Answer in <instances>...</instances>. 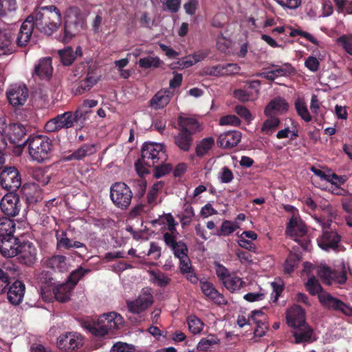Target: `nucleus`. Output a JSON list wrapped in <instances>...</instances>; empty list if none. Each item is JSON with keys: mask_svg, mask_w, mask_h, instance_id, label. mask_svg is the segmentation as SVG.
<instances>
[{"mask_svg": "<svg viewBox=\"0 0 352 352\" xmlns=\"http://www.w3.org/2000/svg\"><path fill=\"white\" fill-rule=\"evenodd\" d=\"M305 67L311 72H316L320 67V62L315 56H309L305 59Z\"/></svg>", "mask_w": 352, "mask_h": 352, "instance_id": "63", "label": "nucleus"}, {"mask_svg": "<svg viewBox=\"0 0 352 352\" xmlns=\"http://www.w3.org/2000/svg\"><path fill=\"white\" fill-rule=\"evenodd\" d=\"M86 22L80 14L67 15L64 26V34L60 41L67 43L85 27Z\"/></svg>", "mask_w": 352, "mask_h": 352, "instance_id": "10", "label": "nucleus"}, {"mask_svg": "<svg viewBox=\"0 0 352 352\" xmlns=\"http://www.w3.org/2000/svg\"><path fill=\"white\" fill-rule=\"evenodd\" d=\"M16 7V0H0V16H4L8 12L14 11Z\"/></svg>", "mask_w": 352, "mask_h": 352, "instance_id": "54", "label": "nucleus"}, {"mask_svg": "<svg viewBox=\"0 0 352 352\" xmlns=\"http://www.w3.org/2000/svg\"><path fill=\"white\" fill-rule=\"evenodd\" d=\"M171 93L168 90L161 89L150 100V105L155 109L166 107L170 102Z\"/></svg>", "mask_w": 352, "mask_h": 352, "instance_id": "30", "label": "nucleus"}, {"mask_svg": "<svg viewBox=\"0 0 352 352\" xmlns=\"http://www.w3.org/2000/svg\"><path fill=\"white\" fill-rule=\"evenodd\" d=\"M219 339L212 336L210 337L202 338L197 344V349L199 351H207L211 346L216 344L219 342Z\"/></svg>", "mask_w": 352, "mask_h": 352, "instance_id": "55", "label": "nucleus"}, {"mask_svg": "<svg viewBox=\"0 0 352 352\" xmlns=\"http://www.w3.org/2000/svg\"><path fill=\"white\" fill-rule=\"evenodd\" d=\"M338 13L352 14V0H333Z\"/></svg>", "mask_w": 352, "mask_h": 352, "instance_id": "53", "label": "nucleus"}, {"mask_svg": "<svg viewBox=\"0 0 352 352\" xmlns=\"http://www.w3.org/2000/svg\"><path fill=\"white\" fill-rule=\"evenodd\" d=\"M162 63V61L157 56H151L141 58L138 61L139 67L143 69L158 68Z\"/></svg>", "mask_w": 352, "mask_h": 352, "instance_id": "38", "label": "nucleus"}, {"mask_svg": "<svg viewBox=\"0 0 352 352\" xmlns=\"http://www.w3.org/2000/svg\"><path fill=\"white\" fill-rule=\"evenodd\" d=\"M305 287L309 293L312 296L317 294L319 295L320 294V293L323 291L318 280L314 276L309 278L307 282L305 283Z\"/></svg>", "mask_w": 352, "mask_h": 352, "instance_id": "48", "label": "nucleus"}, {"mask_svg": "<svg viewBox=\"0 0 352 352\" xmlns=\"http://www.w3.org/2000/svg\"><path fill=\"white\" fill-rule=\"evenodd\" d=\"M6 133L11 144L17 147H23V138L27 133L26 126L21 123H10L6 129Z\"/></svg>", "mask_w": 352, "mask_h": 352, "instance_id": "16", "label": "nucleus"}, {"mask_svg": "<svg viewBox=\"0 0 352 352\" xmlns=\"http://www.w3.org/2000/svg\"><path fill=\"white\" fill-rule=\"evenodd\" d=\"M1 187L10 192H16L21 185V176L14 166H6L0 173Z\"/></svg>", "mask_w": 352, "mask_h": 352, "instance_id": "9", "label": "nucleus"}, {"mask_svg": "<svg viewBox=\"0 0 352 352\" xmlns=\"http://www.w3.org/2000/svg\"><path fill=\"white\" fill-rule=\"evenodd\" d=\"M168 155L164 146L158 143H144L141 151V158L135 162L137 173L141 177L149 173L148 168L153 167L156 179L169 174L173 169L171 164H165Z\"/></svg>", "mask_w": 352, "mask_h": 352, "instance_id": "1", "label": "nucleus"}, {"mask_svg": "<svg viewBox=\"0 0 352 352\" xmlns=\"http://www.w3.org/2000/svg\"><path fill=\"white\" fill-rule=\"evenodd\" d=\"M13 49L10 39L6 35H0V56L12 54Z\"/></svg>", "mask_w": 352, "mask_h": 352, "instance_id": "52", "label": "nucleus"}, {"mask_svg": "<svg viewBox=\"0 0 352 352\" xmlns=\"http://www.w3.org/2000/svg\"><path fill=\"white\" fill-rule=\"evenodd\" d=\"M295 107L298 115L300 116V118L305 122H309L312 120V118L307 109V107L303 101L297 100L295 102Z\"/></svg>", "mask_w": 352, "mask_h": 352, "instance_id": "50", "label": "nucleus"}, {"mask_svg": "<svg viewBox=\"0 0 352 352\" xmlns=\"http://www.w3.org/2000/svg\"><path fill=\"white\" fill-rule=\"evenodd\" d=\"M175 257L180 258L188 256V249L183 241H179L174 248L170 249Z\"/></svg>", "mask_w": 352, "mask_h": 352, "instance_id": "57", "label": "nucleus"}, {"mask_svg": "<svg viewBox=\"0 0 352 352\" xmlns=\"http://www.w3.org/2000/svg\"><path fill=\"white\" fill-rule=\"evenodd\" d=\"M22 144L28 146L30 157L39 163L50 158L53 148L52 140L41 135H30Z\"/></svg>", "mask_w": 352, "mask_h": 352, "instance_id": "6", "label": "nucleus"}, {"mask_svg": "<svg viewBox=\"0 0 352 352\" xmlns=\"http://www.w3.org/2000/svg\"><path fill=\"white\" fill-rule=\"evenodd\" d=\"M153 296L151 288H144L140 296L133 301L127 302V307L133 314H140L153 303Z\"/></svg>", "mask_w": 352, "mask_h": 352, "instance_id": "11", "label": "nucleus"}, {"mask_svg": "<svg viewBox=\"0 0 352 352\" xmlns=\"http://www.w3.org/2000/svg\"><path fill=\"white\" fill-rule=\"evenodd\" d=\"M214 145V140L213 138L208 137L202 139L195 147L196 155L199 157H202L206 155L208 151Z\"/></svg>", "mask_w": 352, "mask_h": 352, "instance_id": "34", "label": "nucleus"}, {"mask_svg": "<svg viewBox=\"0 0 352 352\" xmlns=\"http://www.w3.org/2000/svg\"><path fill=\"white\" fill-rule=\"evenodd\" d=\"M73 288L67 282L58 284L53 287V294L55 298L61 302H65L70 299V293Z\"/></svg>", "mask_w": 352, "mask_h": 352, "instance_id": "31", "label": "nucleus"}, {"mask_svg": "<svg viewBox=\"0 0 352 352\" xmlns=\"http://www.w3.org/2000/svg\"><path fill=\"white\" fill-rule=\"evenodd\" d=\"M280 119L275 116H271L267 119L263 124L261 131L267 135H272L276 128L280 124Z\"/></svg>", "mask_w": 352, "mask_h": 352, "instance_id": "43", "label": "nucleus"}, {"mask_svg": "<svg viewBox=\"0 0 352 352\" xmlns=\"http://www.w3.org/2000/svg\"><path fill=\"white\" fill-rule=\"evenodd\" d=\"M164 186V182L159 181L155 182L147 193V202L149 205L155 204V200L157 197L159 191L162 189Z\"/></svg>", "mask_w": 352, "mask_h": 352, "instance_id": "46", "label": "nucleus"}, {"mask_svg": "<svg viewBox=\"0 0 352 352\" xmlns=\"http://www.w3.org/2000/svg\"><path fill=\"white\" fill-rule=\"evenodd\" d=\"M83 344L81 338L73 333L60 335L57 340L58 347L64 351H74Z\"/></svg>", "mask_w": 352, "mask_h": 352, "instance_id": "17", "label": "nucleus"}, {"mask_svg": "<svg viewBox=\"0 0 352 352\" xmlns=\"http://www.w3.org/2000/svg\"><path fill=\"white\" fill-rule=\"evenodd\" d=\"M123 323V318L116 312L101 315L97 322L87 319L82 322L83 327L95 336H104L109 331L117 329Z\"/></svg>", "mask_w": 352, "mask_h": 352, "instance_id": "5", "label": "nucleus"}, {"mask_svg": "<svg viewBox=\"0 0 352 352\" xmlns=\"http://www.w3.org/2000/svg\"><path fill=\"white\" fill-rule=\"evenodd\" d=\"M135 349L134 346L125 342H118L115 343L111 351V352H132Z\"/></svg>", "mask_w": 352, "mask_h": 352, "instance_id": "61", "label": "nucleus"}, {"mask_svg": "<svg viewBox=\"0 0 352 352\" xmlns=\"http://www.w3.org/2000/svg\"><path fill=\"white\" fill-rule=\"evenodd\" d=\"M187 323L189 331L195 335L201 333L204 326V323L196 316H188Z\"/></svg>", "mask_w": 352, "mask_h": 352, "instance_id": "42", "label": "nucleus"}, {"mask_svg": "<svg viewBox=\"0 0 352 352\" xmlns=\"http://www.w3.org/2000/svg\"><path fill=\"white\" fill-rule=\"evenodd\" d=\"M89 272H90V270L80 266L70 273L66 282L69 283V285L74 289L79 280Z\"/></svg>", "mask_w": 352, "mask_h": 352, "instance_id": "37", "label": "nucleus"}, {"mask_svg": "<svg viewBox=\"0 0 352 352\" xmlns=\"http://www.w3.org/2000/svg\"><path fill=\"white\" fill-rule=\"evenodd\" d=\"M289 104L285 98L276 97L272 99L265 107L264 113L267 116H270L273 111L283 113L287 111Z\"/></svg>", "mask_w": 352, "mask_h": 352, "instance_id": "28", "label": "nucleus"}, {"mask_svg": "<svg viewBox=\"0 0 352 352\" xmlns=\"http://www.w3.org/2000/svg\"><path fill=\"white\" fill-rule=\"evenodd\" d=\"M29 16L32 17L36 28L47 36L56 31L61 23L60 10L53 5L38 7Z\"/></svg>", "mask_w": 352, "mask_h": 352, "instance_id": "3", "label": "nucleus"}, {"mask_svg": "<svg viewBox=\"0 0 352 352\" xmlns=\"http://www.w3.org/2000/svg\"><path fill=\"white\" fill-rule=\"evenodd\" d=\"M241 67L236 63L221 65L222 76L238 74Z\"/></svg>", "mask_w": 352, "mask_h": 352, "instance_id": "58", "label": "nucleus"}, {"mask_svg": "<svg viewBox=\"0 0 352 352\" xmlns=\"http://www.w3.org/2000/svg\"><path fill=\"white\" fill-rule=\"evenodd\" d=\"M285 233L296 241L304 250H308L310 240L307 234V229L305 224L297 217H292L287 223Z\"/></svg>", "mask_w": 352, "mask_h": 352, "instance_id": "7", "label": "nucleus"}, {"mask_svg": "<svg viewBox=\"0 0 352 352\" xmlns=\"http://www.w3.org/2000/svg\"><path fill=\"white\" fill-rule=\"evenodd\" d=\"M219 124L221 125L239 126L241 124V120L234 115H228L220 118Z\"/></svg>", "mask_w": 352, "mask_h": 352, "instance_id": "60", "label": "nucleus"}, {"mask_svg": "<svg viewBox=\"0 0 352 352\" xmlns=\"http://www.w3.org/2000/svg\"><path fill=\"white\" fill-rule=\"evenodd\" d=\"M177 133L173 136L175 145L182 152H189L194 143V135L202 130L201 125L193 118L179 116Z\"/></svg>", "mask_w": 352, "mask_h": 352, "instance_id": "2", "label": "nucleus"}, {"mask_svg": "<svg viewBox=\"0 0 352 352\" xmlns=\"http://www.w3.org/2000/svg\"><path fill=\"white\" fill-rule=\"evenodd\" d=\"M28 96V89L25 85H12L6 91L10 104L15 107L23 105Z\"/></svg>", "mask_w": 352, "mask_h": 352, "instance_id": "12", "label": "nucleus"}, {"mask_svg": "<svg viewBox=\"0 0 352 352\" xmlns=\"http://www.w3.org/2000/svg\"><path fill=\"white\" fill-rule=\"evenodd\" d=\"M39 280L41 283V290L42 292H45V290L47 291L48 287L51 286L54 287L57 283L52 273L45 270L41 273Z\"/></svg>", "mask_w": 352, "mask_h": 352, "instance_id": "39", "label": "nucleus"}, {"mask_svg": "<svg viewBox=\"0 0 352 352\" xmlns=\"http://www.w3.org/2000/svg\"><path fill=\"white\" fill-rule=\"evenodd\" d=\"M96 153V145L94 144H83L72 153L64 156L63 161L69 162L72 160H81L87 156L91 155Z\"/></svg>", "mask_w": 352, "mask_h": 352, "instance_id": "24", "label": "nucleus"}, {"mask_svg": "<svg viewBox=\"0 0 352 352\" xmlns=\"http://www.w3.org/2000/svg\"><path fill=\"white\" fill-rule=\"evenodd\" d=\"M241 133L238 131H230L221 134L218 138V144L223 148H232L241 141Z\"/></svg>", "mask_w": 352, "mask_h": 352, "instance_id": "25", "label": "nucleus"}, {"mask_svg": "<svg viewBox=\"0 0 352 352\" xmlns=\"http://www.w3.org/2000/svg\"><path fill=\"white\" fill-rule=\"evenodd\" d=\"M239 228V226L236 222H232L228 220L223 221L219 230H217L216 234L217 236H228L233 233Z\"/></svg>", "mask_w": 352, "mask_h": 352, "instance_id": "41", "label": "nucleus"}, {"mask_svg": "<svg viewBox=\"0 0 352 352\" xmlns=\"http://www.w3.org/2000/svg\"><path fill=\"white\" fill-rule=\"evenodd\" d=\"M17 259L21 264L32 265L36 259V249L32 243L25 241L18 244Z\"/></svg>", "mask_w": 352, "mask_h": 352, "instance_id": "13", "label": "nucleus"}, {"mask_svg": "<svg viewBox=\"0 0 352 352\" xmlns=\"http://www.w3.org/2000/svg\"><path fill=\"white\" fill-rule=\"evenodd\" d=\"M338 41L342 44L343 48L348 54L352 55V38L343 35L338 38Z\"/></svg>", "mask_w": 352, "mask_h": 352, "instance_id": "64", "label": "nucleus"}, {"mask_svg": "<svg viewBox=\"0 0 352 352\" xmlns=\"http://www.w3.org/2000/svg\"><path fill=\"white\" fill-rule=\"evenodd\" d=\"M32 20V17L28 16L21 26L16 38L17 45L20 47L26 46L30 41L35 27Z\"/></svg>", "mask_w": 352, "mask_h": 352, "instance_id": "22", "label": "nucleus"}, {"mask_svg": "<svg viewBox=\"0 0 352 352\" xmlns=\"http://www.w3.org/2000/svg\"><path fill=\"white\" fill-rule=\"evenodd\" d=\"M25 292V284L22 281L16 280L10 283L6 292L9 302L13 305H19L23 301Z\"/></svg>", "mask_w": 352, "mask_h": 352, "instance_id": "19", "label": "nucleus"}, {"mask_svg": "<svg viewBox=\"0 0 352 352\" xmlns=\"http://www.w3.org/2000/svg\"><path fill=\"white\" fill-rule=\"evenodd\" d=\"M291 32H289V36L291 37H295L296 36H300L305 38H306L307 41L311 42V43L318 45L319 42L316 38H315L310 33L298 30V29H294V28H290Z\"/></svg>", "mask_w": 352, "mask_h": 352, "instance_id": "56", "label": "nucleus"}, {"mask_svg": "<svg viewBox=\"0 0 352 352\" xmlns=\"http://www.w3.org/2000/svg\"><path fill=\"white\" fill-rule=\"evenodd\" d=\"M52 59L50 57H45L40 60L35 67L34 72L41 79L50 80L52 76L53 67L52 65Z\"/></svg>", "mask_w": 352, "mask_h": 352, "instance_id": "27", "label": "nucleus"}, {"mask_svg": "<svg viewBox=\"0 0 352 352\" xmlns=\"http://www.w3.org/2000/svg\"><path fill=\"white\" fill-rule=\"evenodd\" d=\"M270 67L274 68L277 76H288L295 73L296 70L290 63H285L281 66L272 64Z\"/></svg>", "mask_w": 352, "mask_h": 352, "instance_id": "47", "label": "nucleus"}, {"mask_svg": "<svg viewBox=\"0 0 352 352\" xmlns=\"http://www.w3.org/2000/svg\"><path fill=\"white\" fill-rule=\"evenodd\" d=\"M56 238L57 241V250H70L72 248L73 240L67 237V234L66 232L63 231L60 235H58V233H56Z\"/></svg>", "mask_w": 352, "mask_h": 352, "instance_id": "45", "label": "nucleus"}, {"mask_svg": "<svg viewBox=\"0 0 352 352\" xmlns=\"http://www.w3.org/2000/svg\"><path fill=\"white\" fill-rule=\"evenodd\" d=\"M318 276L324 284L330 285L333 282L339 284H344L347 280L346 274L344 271L338 272L331 270L329 267H324L318 271Z\"/></svg>", "mask_w": 352, "mask_h": 352, "instance_id": "18", "label": "nucleus"}, {"mask_svg": "<svg viewBox=\"0 0 352 352\" xmlns=\"http://www.w3.org/2000/svg\"><path fill=\"white\" fill-rule=\"evenodd\" d=\"M318 299L324 307L329 309L338 311L341 300L333 297L329 294H319Z\"/></svg>", "mask_w": 352, "mask_h": 352, "instance_id": "35", "label": "nucleus"}, {"mask_svg": "<svg viewBox=\"0 0 352 352\" xmlns=\"http://www.w3.org/2000/svg\"><path fill=\"white\" fill-rule=\"evenodd\" d=\"M225 287L231 292L239 290L243 286V280L238 276H228L223 282Z\"/></svg>", "mask_w": 352, "mask_h": 352, "instance_id": "40", "label": "nucleus"}, {"mask_svg": "<svg viewBox=\"0 0 352 352\" xmlns=\"http://www.w3.org/2000/svg\"><path fill=\"white\" fill-rule=\"evenodd\" d=\"M340 241L341 236L333 230H323L322 235L317 239L318 246L327 252L337 250Z\"/></svg>", "mask_w": 352, "mask_h": 352, "instance_id": "15", "label": "nucleus"}, {"mask_svg": "<svg viewBox=\"0 0 352 352\" xmlns=\"http://www.w3.org/2000/svg\"><path fill=\"white\" fill-rule=\"evenodd\" d=\"M58 54L62 63L66 66L71 65L76 58V56L72 47L59 50Z\"/></svg>", "mask_w": 352, "mask_h": 352, "instance_id": "49", "label": "nucleus"}, {"mask_svg": "<svg viewBox=\"0 0 352 352\" xmlns=\"http://www.w3.org/2000/svg\"><path fill=\"white\" fill-rule=\"evenodd\" d=\"M300 260V256L298 254L290 253L285 261V272L287 274L294 272V269L298 266Z\"/></svg>", "mask_w": 352, "mask_h": 352, "instance_id": "44", "label": "nucleus"}, {"mask_svg": "<svg viewBox=\"0 0 352 352\" xmlns=\"http://www.w3.org/2000/svg\"><path fill=\"white\" fill-rule=\"evenodd\" d=\"M153 283L160 287H166L170 284L171 279L164 272L157 270L149 272Z\"/></svg>", "mask_w": 352, "mask_h": 352, "instance_id": "36", "label": "nucleus"}, {"mask_svg": "<svg viewBox=\"0 0 352 352\" xmlns=\"http://www.w3.org/2000/svg\"><path fill=\"white\" fill-rule=\"evenodd\" d=\"M20 243L19 239L14 236L0 238V252L5 257L16 256L18 252V244Z\"/></svg>", "mask_w": 352, "mask_h": 352, "instance_id": "23", "label": "nucleus"}, {"mask_svg": "<svg viewBox=\"0 0 352 352\" xmlns=\"http://www.w3.org/2000/svg\"><path fill=\"white\" fill-rule=\"evenodd\" d=\"M286 319L287 324L294 329L307 324L305 310L299 305H295L287 310Z\"/></svg>", "mask_w": 352, "mask_h": 352, "instance_id": "20", "label": "nucleus"}, {"mask_svg": "<svg viewBox=\"0 0 352 352\" xmlns=\"http://www.w3.org/2000/svg\"><path fill=\"white\" fill-rule=\"evenodd\" d=\"M66 259V256L56 254L46 258L43 263L44 265L48 268H51L60 273H64L69 270V265L67 263Z\"/></svg>", "mask_w": 352, "mask_h": 352, "instance_id": "26", "label": "nucleus"}, {"mask_svg": "<svg viewBox=\"0 0 352 352\" xmlns=\"http://www.w3.org/2000/svg\"><path fill=\"white\" fill-rule=\"evenodd\" d=\"M87 120V113L82 108H77L75 111H67L51 118L45 123L44 129L47 133L58 132L75 126L81 129Z\"/></svg>", "mask_w": 352, "mask_h": 352, "instance_id": "4", "label": "nucleus"}, {"mask_svg": "<svg viewBox=\"0 0 352 352\" xmlns=\"http://www.w3.org/2000/svg\"><path fill=\"white\" fill-rule=\"evenodd\" d=\"M1 211L8 217H15L20 210V198L18 195L10 192L5 195L1 200Z\"/></svg>", "mask_w": 352, "mask_h": 352, "instance_id": "14", "label": "nucleus"}, {"mask_svg": "<svg viewBox=\"0 0 352 352\" xmlns=\"http://www.w3.org/2000/svg\"><path fill=\"white\" fill-rule=\"evenodd\" d=\"M14 230L15 223L13 220L8 217L0 218V238L13 236Z\"/></svg>", "mask_w": 352, "mask_h": 352, "instance_id": "33", "label": "nucleus"}, {"mask_svg": "<svg viewBox=\"0 0 352 352\" xmlns=\"http://www.w3.org/2000/svg\"><path fill=\"white\" fill-rule=\"evenodd\" d=\"M312 335L313 329L307 324L297 327L292 331V336L295 338L296 344L310 342Z\"/></svg>", "mask_w": 352, "mask_h": 352, "instance_id": "32", "label": "nucleus"}, {"mask_svg": "<svg viewBox=\"0 0 352 352\" xmlns=\"http://www.w3.org/2000/svg\"><path fill=\"white\" fill-rule=\"evenodd\" d=\"M10 265L12 267L9 266L8 264H6L0 268V294H5L7 291L8 286L11 283L14 272L16 270L14 265Z\"/></svg>", "mask_w": 352, "mask_h": 352, "instance_id": "29", "label": "nucleus"}, {"mask_svg": "<svg viewBox=\"0 0 352 352\" xmlns=\"http://www.w3.org/2000/svg\"><path fill=\"white\" fill-rule=\"evenodd\" d=\"M234 111L237 115L242 119H244L247 123H250L252 120L250 111L245 107L243 105H236Z\"/></svg>", "mask_w": 352, "mask_h": 352, "instance_id": "59", "label": "nucleus"}, {"mask_svg": "<svg viewBox=\"0 0 352 352\" xmlns=\"http://www.w3.org/2000/svg\"><path fill=\"white\" fill-rule=\"evenodd\" d=\"M199 283L201 292L206 297L219 305L227 304V300L224 296L216 289L212 283L202 280H200Z\"/></svg>", "mask_w": 352, "mask_h": 352, "instance_id": "21", "label": "nucleus"}, {"mask_svg": "<svg viewBox=\"0 0 352 352\" xmlns=\"http://www.w3.org/2000/svg\"><path fill=\"white\" fill-rule=\"evenodd\" d=\"M219 177L221 182L226 184L231 182L234 178L232 170L227 166H223L221 168Z\"/></svg>", "mask_w": 352, "mask_h": 352, "instance_id": "62", "label": "nucleus"}, {"mask_svg": "<svg viewBox=\"0 0 352 352\" xmlns=\"http://www.w3.org/2000/svg\"><path fill=\"white\" fill-rule=\"evenodd\" d=\"M32 178L38 182V185L45 186L50 181V176L41 168L36 169L32 173Z\"/></svg>", "mask_w": 352, "mask_h": 352, "instance_id": "51", "label": "nucleus"}, {"mask_svg": "<svg viewBox=\"0 0 352 352\" xmlns=\"http://www.w3.org/2000/svg\"><path fill=\"white\" fill-rule=\"evenodd\" d=\"M110 198L117 208L126 210L131 203L133 192L125 183L116 182L110 188Z\"/></svg>", "mask_w": 352, "mask_h": 352, "instance_id": "8", "label": "nucleus"}]
</instances>
